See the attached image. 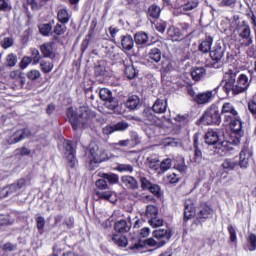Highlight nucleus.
I'll return each mask as SVG.
<instances>
[{
	"label": "nucleus",
	"instance_id": "obj_18",
	"mask_svg": "<svg viewBox=\"0 0 256 256\" xmlns=\"http://www.w3.org/2000/svg\"><path fill=\"white\" fill-rule=\"evenodd\" d=\"M206 145H219V133L213 129H208L204 135Z\"/></svg>",
	"mask_w": 256,
	"mask_h": 256
},
{
	"label": "nucleus",
	"instance_id": "obj_23",
	"mask_svg": "<svg viewBox=\"0 0 256 256\" xmlns=\"http://www.w3.org/2000/svg\"><path fill=\"white\" fill-rule=\"evenodd\" d=\"M146 15L149 21H155L159 19V17L161 16V7L157 6V4H152L151 6H149Z\"/></svg>",
	"mask_w": 256,
	"mask_h": 256
},
{
	"label": "nucleus",
	"instance_id": "obj_16",
	"mask_svg": "<svg viewBox=\"0 0 256 256\" xmlns=\"http://www.w3.org/2000/svg\"><path fill=\"white\" fill-rule=\"evenodd\" d=\"M199 137H201V133L196 132L193 137V149H194V163L198 165L203 161V151H201V144H199Z\"/></svg>",
	"mask_w": 256,
	"mask_h": 256
},
{
	"label": "nucleus",
	"instance_id": "obj_35",
	"mask_svg": "<svg viewBox=\"0 0 256 256\" xmlns=\"http://www.w3.org/2000/svg\"><path fill=\"white\" fill-rule=\"evenodd\" d=\"M236 167H239L238 162L231 158H226L222 163L224 171H234Z\"/></svg>",
	"mask_w": 256,
	"mask_h": 256
},
{
	"label": "nucleus",
	"instance_id": "obj_46",
	"mask_svg": "<svg viewBox=\"0 0 256 256\" xmlns=\"http://www.w3.org/2000/svg\"><path fill=\"white\" fill-rule=\"evenodd\" d=\"M199 6V0H188L184 5H182V11H193Z\"/></svg>",
	"mask_w": 256,
	"mask_h": 256
},
{
	"label": "nucleus",
	"instance_id": "obj_21",
	"mask_svg": "<svg viewBox=\"0 0 256 256\" xmlns=\"http://www.w3.org/2000/svg\"><path fill=\"white\" fill-rule=\"evenodd\" d=\"M121 45L124 52L131 51L135 47V40L131 35L121 36Z\"/></svg>",
	"mask_w": 256,
	"mask_h": 256
},
{
	"label": "nucleus",
	"instance_id": "obj_58",
	"mask_svg": "<svg viewBox=\"0 0 256 256\" xmlns=\"http://www.w3.org/2000/svg\"><path fill=\"white\" fill-rule=\"evenodd\" d=\"M248 111L251 113L252 117L256 119V96L248 102Z\"/></svg>",
	"mask_w": 256,
	"mask_h": 256
},
{
	"label": "nucleus",
	"instance_id": "obj_3",
	"mask_svg": "<svg viewBox=\"0 0 256 256\" xmlns=\"http://www.w3.org/2000/svg\"><path fill=\"white\" fill-rule=\"evenodd\" d=\"M220 114L223 117L225 125H228L230 131H232V136L238 135V137H241V135H245V131H243V120H241V116L233 103L224 102Z\"/></svg>",
	"mask_w": 256,
	"mask_h": 256
},
{
	"label": "nucleus",
	"instance_id": "obj_4",
	"mask_svg": "<svg viewBox=\"0 0 256 256\" xmlns=\"http://www.w3.org/2000/svg\"><path fill=\"white\" fill-rule=\"evenodd\" d=\"M66 115L73 131H79L81 127L85 129L96 117L95 112L91 111L88 106H80L77 111L73 107H68Z\"/></svg>",
	"mask_w": 256,
	"mask_h": 256
},
{
	"label": "nucleus",
	"instance_id": "obj_9",
	"mask_svg": "<svg viewBox=\"0 0 256 256\" xmlns=\"http://www.w3.org/2000/svg\"><path fill=\"white\" fill-rule=\"evenodd\" d=\"M198 213L196 219L194 220V225H203L213 215V207L207 202H200L198 206Z\"/></svg>",
	"mask_w": 256,
	"mask_h": 256
},
{
	"label": "nucleus",
	"instance_id": "obj_13",
	"mask_svg": "<svg viewBox=\"0 0 256 256\" xmlns=\"http://www.w3.org/2000/svg\"><path fill=\"white\" fill-rule=\"evenodd\" d=\"M213 41V36H211V34L209 33H205V37L200 40V43L198 45V51L203 55L209 54L213 49Z\"/></svg>",
	"mask_w": 256,
	"mask_h": 256
},
{
	"label": "nucleus",
	"instance_id": "obj_44",
	"mask_svg": "<svg viewBox=\"0 0 256 256\" xmlns=\"http://www.w3.org/2000/svg\"><path fill=\"white\" fill-rule=\"evenodd\" d=\"M173 167V159L171 158H165L160 163V171L161 173H166V171H169Z\"/></svg>",
	"mask_w": 256,
	"mask_h": 256
},
{
	"label": "nucleus",
	"instance_id": "obj_45",
	"mask_svg": "<svg viewBox=\"0 0 256 256\" xmlns=\"http://www.w3.org/2000/svg\"><path fill=\"white\" fill-rule=\"evenodd\" d=\"M147 163H148V167H149V169H151V171H159V169H160L159 158L148 157Z\"/></svg>",
	"mask_w": 256,
	"mask_h": 256
},
{
	"label": "nucleus",
	"instance_id": "obj_59",
	"mask_svg": "<svg viewBox=\"0 0 256 256\" xmlns=\"http://www.w3.org/2000/svg\"><path fill=\"white\" fill-rule=\"evenodd\" d=\"M6 65L8 67H15L17 65V55L10 53L6 56Z\"/></svg>",
	"mask_w": 256,
	"mask_h": 256
},
{
	"label": "nucleus",
	"instance_id": "obj_38",
	"mask_svg": "<svg viewBox=\"0 0 256 256\" xmlns=\"http://www.w3.org/2000/svg\"><path fill=\"white\" fill-rule=\"evenodd\" d=\"M205 73H206L205 68H203V67H196L191 72V77H192L193 81H201V79L203 78Z\"/></svg>",
	"mask_w": 256,
	"mask_h": 256
},
{
	"label": "nucleus",
	"instance_id": "obj_11",
	"mask_svg": "<svg viewBox=\"0 0 256 256\" xmlns=\"http://www.w3.org/2000/svg\"><path fill=\"white\" fill-rule=\"evenodd\" d=\"M251 157H253V149L246 143L239 153L238 166H240V169H247V167H249Z\"/></svg>",
	"mask_w": 256,
	"mask_h": 256
},
{
	"label": "nucleus",
	"instance_id": "obj_57",
	"mask_svg": "<svg viewBox=\"0 0 256 256\" xmlns=\"http://www.w3.org/2000/svg\"><path fill=\"white\" fill-rule=\"evenodd\" d=\"M65 31H67V26H65V24L57 23L54 27L53 33L59 37L61 35H65Z\"/></svg>",
	"mask_w": 256,
	"mask_h": 256
},
{
	"label": "nucleus",
	"instance_id": "obj_27",
	"mask_svg": "<svg viewBox=\"0 0 256 256\" xmlns=\"http://www.w3.org/2000/svg\"><path fill=\"white\" fill-rule=\"evenodd\" d=\"M245 251H256V234L250 233L248 237H246V244L244 245Z\"/></svg>",
	"mask_w": 256,
	"mask_h": 256
},
{
	"label": "nucleus",
	"instance_id": "obj_15",
	"mask_svg": "<svg viewBox=\"0 0 256 256\" xmlns=\"http://www.w3.org/2000/svg\"><path fill=\"white\" fill-rule=\"evenodd\" d=\"M218 89L219 86H217L214 90L198 93L194 99V103H196V105H207V103H211V99L215 97V93H217Z\"/></svg>",
	"mask_w": 256,
	"mask_h": 256
},
{
	"label": "nucleus",
	"instance_id": "obj_30",
	"mask_svg": "<svg viewBox=\"0 0 256 256\" xmlns=\"http://www.w3.org/2000/svg\"><path fill=\"white\" fill-rule=\"evenodd\" d=\"M112 241L118 247H127V245L129 244V240L124 235L120 234H113Z\"/></svg>",
	"mask_w": 256,
	"mask_h": 256
},
{
	"label": "nucleus",
	"instance_id": "obj_39",
	"mask_svg": "<svg viewBox=\"0 0 256 256\" xmlns=\"http://www.w3.org/2000/svg\"><path fill=\"white\" fill-rule=\"evenodd\" d=\"M104 107L109 111H116L117 107H119V100L115 97H111L110 99L104 102Z\"/></svg>",
	"mask_w": 256,
	"mask_h": 256
},
{
	"label": "nucleus",
	"instance_id": "obj_37",
	"mask_svg": "<svg viewBox=\"0 0 256 256\" xmlns=\"http://www.w3.org/2000/svg\"><path fill=\"white\" fill-rule=\"evenodd\" d=\"M124 75L127 77V79H135L139 75V71L135 69V66L133 64L125 66Z\"/></svg>",
	"mask_w": 256,
	"mask_h": 256
},
{
	"label": "nucleus",
	"instance_id": "obj_5",
	"mask_svg": "<svg viewBox=\"0 0 256 256\" xmlns=\"http://www.w3.org/2000/svg\"><path fill=\"white\" fill-rule=\"evenodd\" d=\"M197 125H221L219 106L212 104L199 118Z\"/></svg>",
	"mask_w": 256,
	"mask_h": 256
},
{
	"label": "nucleus",
	"instance_id": "obj_29",
	"mask_svg": "<svg viewBox=\"0 0 256 256\" xmlns=\"http://www.w3.org/2000/svg\"><path fill=\"white\" fill-rule=\"evenodd\" d=\"M138 181L142 191H149L150 187L153 185V182H151L144 173L138 175Z\"/></svg>",
	"mask_w": 256,
	"mask_h": 256
},
{
	"label": "nucleus",
	"instance_id": "obj_6",
	"mask_svg": "<svg viewBox=\"0 0 256 256\" xmlns=\"http://www.w3.org/2000/svg\"><path fill=\"white\" fill-rule=\"evenodd\" d=\"M209 56L212 62L208 63L207 67L221 69V59L225 56V47L221 43H216L210 50Z\"/></svg>",
	"mask_w": 256,
	"mask_h": 256
},
{
	"label": "nucleus",
	"instance_id": "obj_40",
	"mask_svg": "<svg viewBox=\"0 0 256 256\" xmlns=\"http://www.w3.org/2000/svg\"><path fill=\"white\" fill-rule=\"evenodd\" d=\"M67 249V244L65 243H55L52 247V253L55 256H59V255H63V253H65V250Z\"/></svg>",
	"mask_w": 256,
	"mask_h": 256
},
{
	"label": "nucleus",
	"instance_id": "obj_60",
	"mask_svg": "<svg viewBox=\"0 0 256 256\" xmlns=\"http://www.w3.org/2000/svg\"><path fill=\"white\" fill-rule=\"evenodd\" d=\"M2 251H4V253H13V251H17V244L6 242L2 246Z\"/></svg>",
	"mask_w": 256,
	"mask_h": 256
},
{
	"label": "nucleus",
	"instance_id": "obj_25",
	"mask_svg": "<svg viewBox=\"0 0 256 256\" xmlns=\"http://www.w3.org/2000/svg\"><path fill=\"white\" fill-rule=\"evenodd\" d=\"M134 42L139 47H145L149 43V35L145 32H136L134 34Z\"/></svg>",
	"mask_w": 256,
	"mask_h": 256
},
{
	"label": "nucleus",
	"instance_id": "obj_8",
	"mask_svg": "<svg viewBox=\"0 0 256 256\" xmlns=\"http://www.w3.org/2000/svg\"><path fill=\"white\" fill-rule=\"evenodd\" d=\"M236 31L238 37L243 41V45L249 47V45L253 44V37L251 36V26L247 23V21L243 20L241 24L236 26Z\"/></svg>",
	"mask_w": 256,
	"mask_h": 256
},
{
	"label": "nucleus",
	"instance_id": "obj_33",
	"mask_svg": "<svg viewBox=\"0 0 256 256\" xmlns=\"http://www.w3.org/2000/svg\"><path fill=\"white\" fill-rule=\"evenodd\" d=\"M178 27H180V31L185 39H189L191 35H193V31L189 32V29H191V24L186 22H179Z\"/></svg>",
	"mask_w": 256,
	"mask_h": 256
},
{
	"label": "nucleus",
	"instance_id": "obj_42",
	"mask_svg": "<svg viewBox=\"0 0 256 256\" xmlns=\"http://www.w3.org/2000/svg\"><path fill=\"white\" fill-rule=\"evenodd\" d=\"M159 215V208L155 205H148L146 208V217L148 219H155Z\"/></svg>",
	"mask_w": 256,
	"mask_h": 256
},
{
	"label": "nucleus",
	"instance_id": "obj_43",
	"mask_svg": "<svg viewBox=\"0 0 256 256\" xmlns=\"http://www.w3.org/2000/svg\"><path fill=\"white\" fill-rule=\"evenodd\" d=\"M193 215H195L193 206H191L189 204H185L184 218H183L184 223H187V221H189V219H193Z\"/></svg>",
	"mask_w": 256,
	"mask_h": 256
},
{
	"label": "nucleus",
	"instance_id": "obj_10",
	"mask_svg": "<svg viewBox=\"0 0 256 256\" xmlns=\"http://www.w3.org/2000/svg\"><path fill=\"white\" fill-rule=\"evenodd\" d=\"M64 150H65L68 166L70 167V169H75V165H77V156H76L77 150H75L73 141L65 140Z\"/></svg>",
	"mask_w": 256,
	"mask_h": 256
},
{
	"label": "nucleus",
	"instance_id": "obj_12",
	"mask_svg": "<svg viewBox=\"0 0 256 256\" xmlns=\"http://www.w3.org/2000/svg\"><path fill=\"white\" fill-rule=\"evenodd\" d=\"M31 136V131L27 128H22L16 130L10 137L7 138L8 145H15L23 139H27V137Z\"/></svg>",
	"mask_w": 256,
	"mask_h": 256
},
{
	"label": "nucleus",
	"instance_id": "obj_7",
	"mask_svg": "<svg viewBox=\"0 0 256 256\" xmlns=\"http://www.w3.org/2000/svg\"><path fill=\"white\" fill-rule=\"evenodd\" d=\"M241 137H243V135H233V131H230L229 140H224L218 143V146L216 147V149L218 150L217 153H220V155H227V153L233 151V147L235 145H239V143H241Z\"/></svg>",
	"mask_w": 256,
	"mask_h": 256
},
{
	"label": "nucleus",
	"instance_id": "obj_32",
	"mask_svg": "<svg viewBox=\"0 0 256 256\" xmlns=\"http://www.w3.org/2000/svg\"><path fill=\"white\" fill-rule=\"evenodd\" d=\"M139 103H141L139 96L132 95L128 98L126 102V107L130 109V111H134V109H137V107H139Z\"/></svg>",
	"mask_w": 256,
	"mask_h": 256
},
{
	"label": "nucleus",
	"instance_id": "obj_28",
	"mask_svg": "<svg viewBox=\"0 0 256 256\" xmlns=\"http://www.w3.org/2000/svg\"><path fill=\"white\" fill-rule=\"evenodd\" d=\"M162 55H163V52H161V49H159V48H152L148 52V59L152 63H159V61H161Z\"/></svg>",
	"mask_w": 256,
	"mask_h": 256
},
{
	"label": "nucleus",
	"instance_id": "obj_31",
	"mask_svg": "<svg viewBox=\"0 0 256 256\" xmlns=\"http://www.w3.org/2000/svg\"><path fill=\"white\" fill-rule=\"evenodd\" d=\"M30 54L29 58L32 61V65H39L41 63V59H43V56L41 55V52H39V49L37 48H30Z\"/></svg>",
	"mask_w": 256,
	"mask_h": 256
},
{
	"label": "nucleus",
	"instance_id": "obj_1",
	"mask_svg": "<svg viewBox=\"0 0 256 256\" xmlns=\"http://www.w3.org/2000/svg\"><path fill=\"white\" fill-rule=\"evenodd\" d=\"M237 73V71L231 69L224 73L221 83H224L223 91L226 95H229V93H232V95H241V93H245L251 87L249 76L242 73L237 77Z\"/></svg>",
	"mask_w": 256,
	"mask_h": 256
},
{
	"label": "nucleus",
	"instance_id": "obj_47",
	"mask_svg": "<svg viewBox=\"0 0 256 256\" xmlns=\"http://www.w3.org/2000/svg\"><path fill=\"white\" fill-rule=\"evenodd\" d=\"M53 67H55V66L50 61L44 60V61L40 62V69H41L42 73H45V74L51 73L53 71Z\"/></svg>",
	"mask_w": 256,
	"mask_h": 256
},
{
	"label": "nucleus",
	"instance_id": "obj_19",
	"mask_svg": "<svg viewBox=\"0 0 256 256\" xmlns=\"http://www.w3.org/2000/svg\"><path fill=\"white\" fill-rule=\"evenodd\" d=\"M167 35L171 41H183L185 36L181 33V29L175 26H170L167 30Z\"/></svg>",
	"mask_w": 256,
	"mask_h": 256
},
{
	"label": "nucleus",
	"instance_id": "obj_22",
	"mask_svg": "<svg viewBox=\"0 0 256 256\" xmlns=\"http://www.w3.org/2000/svg\"><path fill=\"white\" fill-rule=\"evenodd\" d=\"M121 181L128 189H132L133 191L139 189V182L133 176H122Z\"/></svg>",
	"mask_w": 256,
	"mask_h": 256
},
{
	"label": "nucleus",
	"instance_id": "obj_56",
	"mask_svg": "<svg viewBox=\"0 0 256 256\" xmlns=\"http://www.w3.org/2000/svg\"><path fill=\"white\" fill-rule=\"evenodd\" d=\"M27 79L30 81H37L41 77V72L39 70H30L26 74Z\"/></svg>",
	"mask_w": 256,
	"mask_h": 256
},
{
	"label": "nucleus",
	"instance_id": "obj_50",
	"mask_svg": "<svg viewBox=\"0 0 256 256\" xmlns=\"http://www.w3.org/2000/svg\"><path fill=\"white\" fill-rule=\"evenodd\" d=\"M99 97L102 101H108L110 98L113 97V92L108 88H102L99 91Z\"/></svg>",
	"mask_w": 256,
	"mask_h": 256
},
{
	"label": "nucleus",
	"instance_id": "obj_17",
	"mask_svg": "<svg viewBox=\"0 0 256 256\" xmlns=\"http://www.w3.org/2000/svg\"><path fill=\"white\" fill-rule=\"evenodd\" d=\"M154 239H157L160 242L161 247L167 243L166 241H169L171 237H173V230L171 228L168 229H157L154 230L152 233Z\"/></svg>",
	"mask_w": 256,
	"mask_h": 256
},
{
	"label": "nucleus",
	"instance_id": "obj_62",
	"mask_svg": "<svg viewBox=\"0 0 256 256\" xmlns=\"http://www.w3.org/2000/svg\"><path fill=\"white\" fill-rule=\"evenodd\" d=\"M31 63H33L31 58L29 56H24L19 63V68L22 70L27 69Z\"/></svg>",
	"mask_w": 256,
	"mask_h": 256
},
{
	"label": "nucleus",
	"instance_id": "obj_63",
	"mask_svg": "<svg viewBox=\"0 0 256 256\" xmlns=\"http://www.w3.org/2000/svg\"><path fill=\"white\" fill-rule=\"evenodd\" d=\"M181 178L175 173L168 174L166 176V183H169L170 185L177 184L178 181H180Z\"/></svg>",
	"mask_w": 256,
	"mask_h": 256
},
{
	"label": "nucleus",
	"instance_id": "obj_61",
	"mask_svg": "<svg viewBox=\"0 0 256 256\" xmlns=\"http://www.w3.org/2000/svg\"><path fill=\"white\" fill-rule=\"evenodd\" d=\"M116 171H119L120 173H123V172H128V173H133V165L131 164H119L117 167H116Z\"/></svg>",
	"mask_w": 256,
	"mask_h": 256
},
{
	"label": "nucleus",
	"instance_id": "obj_2",
	"mask_svg": "<svg viewBox=\"0 0 256 256\" xmlns=\"http://www.w3.org/2000/svg\"><path fill=\"white\" fill-rule=\"evenodd\" d=\"M94 188V195L97 197L96 201H109L113 203L111 197H113V191L109 190V185L119 184V174L109 172H99Z\"/></svg>",
	"mask_w": 256,
	"mask_h": 256
},
{
	"label": "nucleus",
	"instance_id": "obj_55",
	"mask_svg": "<svg viewBox=\"0 0 256 256\" xmlns=\"http://www.w3.org/2000/svg\"><path fill=\"white\" fill-rule=\"evenodd\" d=\"M144 121L147 125H155V123H157V116H155V114L145 112Z\"/></svg>",
	"mask_w": 256,
	"mask_h": 256
},
{
	"label": "nucleus",
	"instance_id": "obj_20",
	"mask_svg": "<svg viewBox=\"0 0 256 256\" xmlns=\"http://www.w3.org/2000/svg\"><path fill=\"white\" fill-rule=\"evenodd\" d=\"M114 231L123 235L124 233H129L131 231V225L127 223V220L121 219L115 222Z\"/></svg>",
	"mask_w": 256,
	"mask_h": 256
},
{
	"label": "nucleus",
	"instance_id": "obj_41",
	"mask_svg": "<svg viewBox=\"0 0 256 256\" xmlns=\"http://www.w3.org/2000/svg\"><path fill=\"white\" fill-rule=\"evenodd\" d=\"M148 191L156 197V199H161L163 197V190L159 184L152 183L151 187L148 188Z\"/></svg>",
	"mask_w": 256,
	"mask_h": 256
},
{
	"label": "nucleus",
	"instance_id": "obj_54",
	"mask_svg": "<svg viewBox=\"0 0 256 256\" xmlns=\"http://www.w3.org/2000/svg\"><path fill=\"white\" fill-rule=\"evenodd\" d=\"M53 29V26L51 23L43 24L39 27V31L43 37H49V34L51 33Z\"/></svg>",
	"mask_w": 256,
	"mask_h": 256
},
{
	"label": "nucleus",
	"instance_id": "obj_51",
	"mask_svg": "<svg viewBox=\"0 0 256 256\" xmlns=\"http://www.w3.org/2000/svg\"><path fill=\"white\" fill-rule=\"evenodd\" d=\"M108 59H111V61H119L121 55L119 54L117 48L112 47L109 49L106 53Z\"/></svg>",
	"mask_w": 256,
	"mask_h": 256
},
{
	"label": "nucleus",
	"instance_id": "obj_64",
	"mask_svg": "<svg viewBox=\"0 0 256 256\" xmlns=\"http://www.w3.org/2000/svg\"><path fill=\"white\" fill-rule=\"evenodd\" d=\"M127 129H129V123L125 121L114 124V131H127Z\"/></svg>",
	"mask_w": 256,
	"mask_h": 256
},
{
	"label": "nucleus",
	"instance_id": "obj_36",
	"mask_svg": "<svg viewBox=\"0 0 256 256\" xmlns=\"http://www.w3.org/2000/svg\"><path fill=\"white\" fill-rule=\"evenodd\" d=\"M171 69H173V63L171 62V59L166 58L162 60L160 68L161 75H167V73L171 72Z\"/></svg>",
	"mask_w": 256,
	"mask_h": 256
},
{
	"label": "nucleus",
	"instance_id": "obj_52",
	"mask_svg": "<svg viewBox=\"0 0 256 256\" xmlns=\"http://www.w3.org/2000/svg\"><path fill=\"white\" fill-rule=\"evenodd\" d=\"M93 36H89V34H87L85 36V39L82 41L81 45H80V51H81V56L83 57V55H85V51H87V49H89V43H91V39Z\"/></svg>",
	"mask_w": 256,
	"mask_h": 256
},
{
	"label": "nucleus",
	"instance_id": "obj_14",
	"mask_svg": "<svg viewBox=\"0 0 256 256\" xmlns=\"http://www.w3.org/2000/svg\"><path fill=\"white\" fill-rule=\"evenodd\" d=\"M40 53L44 59H55L57 54L55 53V42H44L39 47Z\"/></svg>",
	"mask_w": 256,
	"mask_h": 256
},
{
	"label": "nucleus",
	"instance_id": "obj_26",
	"mask_svg": "<svg viewBox=\"0 0 256 256\" xmlns=\"http://www.w3.org/2000/svg\"><path fill=\"white\" fill-rule=\"evenodd\" d=\"M152 111L158 114L165 113L167 111V100L157 99L152 106Z\"/></svg>",
	"mask_w": 256,
	"mask_h": 256
},
{
	"label": "nucleus",
	"instance_id": "obj_34",
	"mask_svg": "<svg viewBox=\"0 0 256 256\" xmlns=\"http://www.w3.org/2000/svg\"><path fill=\"white\" fill-rule=\"evenodd\" d=\"M57 19L59 23H62V25H67L70 19L69 11H67L65 8L60 9L57 13Z\"/></svg>",
	"mask_w": 256,
	"mask_h": 256
},
{
	"label": "nucleus",
	"instance_id": "obj_48",
	"mask_svg": "<svg viewBox=\"0 0 256 256\" xmlns=\"http://www.w3.org/2000/svg\"><path fill=\"white\" fill-rule=\"evenodd\" d=\"M13 45H15V39H13L12 36L4 37L0 41V46L2 47V49H10V47H13Z\"/></svg>",
	"mask_w": 256,
	"mask_h": 256
},
{
	"label": "nucleus",
	"instance_id": "obj_49",
	"mask_svg": "<svg viewBox=\"0 0 256 256\" xmlns=\"http://www.w3.org/2000/svg\"><path fill=\"white\" fill-rule=\"evenodd\" d=\"M245 17H247V19L250 22V25H252L254 31L256 29V12H253V10L251 9H247L245 12Z\"/></svg>",
	"mask_w": 256,
	"mask_h": 256
},
{
	"label": "nucleus",
	"instance_id": "obj_24",
	"mask_svg": "<svg viewBox=\"0 0 256 256\" xmlns=\"http://www.w3.org/2000/svg\"><path fill=\"white\" fill-rule=\"evenodd\" d=\"M90 155L92 157L90 165H93V163H103V161H105V158H103V150L99 148H91Z\"/></svg>",
	"mask_w": 256,
	"mask_h": 256
},
{
	"label": "nucleus",
	"instance_id": "obj_53",
	"mask_svg": "<svg viewBox=\"0 0 256 256\" xmlns=\"http://www.w3.org/2000/svg\"><path fill=\"white\" fill-rule=\"evenodd\" d=\"M35 222L39 233H43V229H45V217L41 215H35Z\"/></svg>",
	"mask_w": 256,
	"mask_h": 256
}]
</instances>
